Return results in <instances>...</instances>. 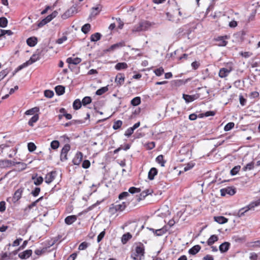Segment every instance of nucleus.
<instances>
[{
  "label": "nucleus",
  "instance_id": "1",
  "mask_svg": "<svg viewBox=\"0 0 260 260\" xmlns=\"http://www.w3.org/2000/svg\"><path fill=\"white\" fill-rule=\"evenodd\" d=\"M16 165H19L21 166L20 169L24 170L26 168V164L23 162H15L11 160L4 159L0 160V168H6L11 166H14Z\"/></svg>",
  "mask_w": 260,
  "mask_h": 260
},
{
  "label": "nucleus",
  "instance_id": "2",
  "mask_svg": "<svg viewBox=\"0 0 260 260\" xmlns=\"http://www.w3.org/2000/svg\"><path fill=\"white\" fill-rule=\"evenodd\" d=\"M144 246L143 245H139L136 247L131 256L134 260H142L144 257Z\"/></svg>",
  "mask_w": 260,
  "mask_h": 260
},
{
  "label": "nucleus",
  "instance_id": "3",
  "mask_svg": "<svg viewBox=\"0 0 260 260\" xmlns=\"http://www.w3.org/2000/svg\"><path fill=\"white\" fill-rule=\"evenodd\" d=\"M260 205V200H258L255 202H252L250 203L248 206L241 208L239 210V211L236 214V216H238L239 217H241L242 216L244 215L245 213L247 212L250 209H253L255 207H256Z\"/></svg>",
  "mask_w": 260,
  "mask_h": 260
},
{
  "label": "nucleus",
  "instance_id": "4",
  "mask_svg": "<svg viewBox=\"0 0 260 260\" xmlns=\"http://www.w3.org/2000/svg\"><path fill=\"white\" fill-rule=\"evenodd\" d=\"M24 188H20L18 189L14 193L13 197H10L7 199V201L12 202L13 203H16L22 197V194Z\"/></svg>",
  "mask_w": 260,
  "mask_h": 260
},
{
  "label": "nucleus",
  "instance_id": "5",
  "mask_svg": "<svg viewBox=\"0 0 260 260\" xmlns=\"http://www.w3.org/2000/svg\"><path fill=\"white\" fill-rule=\"evenodd\" d=\"M38 57L36 55H33L30 59L26 61L25 62L23 63L21 65L19 66L16 70L15 72H17L22 69L27 67L28 66H29L31 64H32L34 62H36L37 60H38Z\"/></svg>",
  "mask_w": 260,
  "mask_h": 260
},
{
  "label": "nucleus",
  "instance_id": "6",
  "mask_svg": "<svg viewBox=\"0 0 260 260\" xmlns=\"http://www.w3.org/2000/svg\"><path fill=\"white\" fill-rule=\"evenodd\" d=\"M220 193L221 196H225L226 194L233 196L236 193V189L232 187H228L220 189Z\"/></svg>",
  "mask_w": 260,
  "mask_h": 260
},
{
  "label": "nucleus",
  "instance_id": "7",
  "mask_svg": "<svg viewBox=\"0 0 260 260\" xmlns=\"http://www.w3.org/2000/svg\"><path fill=\"white\" fill-rule=\"evenodd\" d=\"M140 24L141 26V30H143V31H146L148 30V29L151 27L154 24L153 22H150L146 20H143L140 21Z\"/></svg>",
  "mask_w": 260,
  "mask_h": 260
},
{
  "label": "nucleus",
  "instance_id": "8",
  "mask_svg": "<svg viewBox=\"0 0 260 260\" xmlns=\"http://www.w3.org/2000/svg\"><path fill=\"white\" fill-rule=\"evenodd\" d=\"M232 70V69L231 67H229V68H221L219 70L218 75L220 78H225L229 75Z\"/></svg>",
  "mask_w": 260,
  "mask_h": 260
},
{
  "label": "nucleus",
  "instance_id": "9",
  "mask_svg": "<svg viewBox=\"0 0 260 260\" xmlns=\"http://www.w3.org/2000/svg\"><path fill=\"white\" fill-rule=\"evenodd\" d=\"M56 173L55 171H52L48 173L45 178V182L50 184L53 181L56 177Z\"/></svg>",
  "mask_w": 260,
  "mask_h": 260
},
{
  "label": "nucleus",
  "instance_id": "10",
  "mask_svg": "<svg viewBox=\"0 0 260 260\" xmlns=\"http://www.w3.org/2000/svg\"><path fill=\"white\" fill-rule=\"evenodd\" d=\"M83 158V154L80 152H78L73 159V162L75 165L80 164Z\"/></svg>",
  "mask_w": 260,
  "mask_h": 260
},
{
  "label": "nucleus",
  "instance_id": "11",
  "mask_svg": "<svg viewBox=\"0 0 260 260\" xmlns=\"http://www.w3.org/2000/svg\"><path fill=\"white\" fill-rule=\"evenodd\" d=\"M124 78H125L123 74L121 73H118L116 76L115 82L117 85L121 86L124 83Z\"/></svg>",
  "mask_w": 260,
  "mask_h": 260
},
{
  "label": "nucleus",
  "instance_id": "12",
  "mask_svg": "<svg viewBox=\"0 0 260 260\" xmlns=\"http://www.w3.org/2000/svg\"><path fill=\"white\" fill-rule=\"evenodd\" d=\"M228 38V37L227 36L218 37L217 39H216V41L218 42L217 45L219 46H226L227 44V42L225 40Z\"/></svg>",
  "mask_w": 260,
  "mask_h": 260
},
{
  "label": "nucleus",
  "instance_id": "13",
  "mask_svg": "<svg viewBox=\"0 0 260 260\" xmlns=\"http://www.w3.org/2000/svg\"><path fill=\"white\" fill-rule=\"evenodd\" d=\"M32 254V250L30 249L26 250L18 254L21 259H26Z\"/></svg>",
  "mask_w": 260,
  "mask_h": 260
},
{
  "label": "nucleus",
  "instance_id": "14",
  "mask_svg": "<svg viewBox=\"0 0 260 260\" xmlns=\"http://www.w3.org/2000/svg\"><path fill=\"white\" fill-rule=\"evenodd\" d=\"M147 229H149L150 231H152L154 234V235H155L157 236H160L164 235L166 232V230L164 228H161L157 230H154L152 228H148Z\"/></svg>",
  "mask_w": 260,
  "mask_h": 260
},
{
  "label": "nucleus",
  "instance_id": "15",
  "mask_svg": "<svg viewBox=\"0 0 260 260\" xmlns=\"http://www.w3.org/2000/svg\"><path fill=\"white\" fill-rule=\"evenodd\" d=\"M77 220V216L76 215H71L67 216L64 221L67 224L70 225L74 223Z\"/></svg>",
  "mask_w": 260,
  "mask_h": 260
},
{
  "label": "nucleus",
  "instance_id": "16",
  "mask_svg": "<svg viewBox=\"0 0 260 260\" xmlns=\"http://www.w3.org/2000/svg\"><path fill=\"white\" fill-rule=\"evenodd\" d=\"M81 61V59L78 57L72 58L69 57L67 59V62L69 64H78Z\"/></svg>",
  "mask_w": 260,
  "mask_h": 260
},
{
  "label": "nucleus",
  "instance_id": "17",
  "mask_svg": "<svg viewBox=\"0 0 260 260\" xmlns=\"http://www.w3.org/2000/svg\"><path fill=\"white\" fill-rule=\"evenodd\" d=\"M26 43L29 46L34 47L37 43V38L36 37H30L27 39Z\"/></svg>",
  "mask_w": 260,
  "mask_h": 260
},
{
  "label": "nucleus",
  "instance_id": "18",
  "mask_svg": "<svg viewBox=\"0 0 260 260\" xmlns=\"http://www.w3.org/2000/svg\"><path fill=\"white\" fill-rule=\"evenodd\" d=\"M230 247V243L225 242L222 243L219 247V249L221 252H225L228 250Z\"/></svg>",
  "mask_w": 260,
  "mask_h": 260
},
{
  "label": "nucleus",
  "instance_id": "19",
  "mask_svg": "<svg viewBox=\"0 0 260 260\" xmlns=\"http://www.w3.org/2000/svg\"><path fill=\"white\" fill-rule=\"evenodd\" d=\"M183 98L185 101L186 103H189L193 101L195 99H196L197 97L195 95H188L183 94Z\"/></svg>",
  "mask_w": 260,
  "mask_h": 260
},
{
  "label": "nucleus",
  "instance_id": "20",
  "mask_svg": "<svg viewBox=\"0 0 260 260\" xmlns=\"http://www.w3.org/2000/svg\"><path fill=\"white\" fill-rule=\"evenodd\" d=\"M32 179L34 180V184L36 185H39L43 181V178L41 176L38 177L37 174L32 177Z\"/></svg>",
  "mask_w": 260,
  "mask_h": 260
},
{
  "label": "nucleus",
  "instance_id": "21",
  "mask_svg": "<svg viewBox=\"0 0 260 260\" xmlns=\"http://www.w3.org/2000/svg\"><path fill=\"white\" fill-rule=\"evenodd\" d=\"M157 170L155 168H152L148 172V178L150 180H153L154 176L157 174Z\"/></svg>",
  "mask_w": 260,
  "mask_h": 260
},
{
  "label": "nucleus",
  "instance_id": "22",
  "mask_svg": "<svg viewBox=\"0 0 260 260\" xmlns=\"http://www.w3.org/2000/svg\"><path fill=\"white\" fill-rule=\"evenodd\" d=\"M214 220L219 224H223L228 222V219L223 216H215Z\"/></svg>",
  "mask_w": 260,
  "mask_h": 260
},
{
  "label": "nucleus",
  "instance_id": "23",
  "mask_svg": "<svg viewBox=\"0 0 260 260\" xmlns=\"http://www.w3.org/2000/svg\"><path fill=\"white\" fill-rule=\"evenodd\" d=\"M201 249V246L199 245H196L189 249L188 252L190 254L194 255L197 254Z\"/></svg>",
  "mask_w": 260,
  "mask_h": 260
},
{
  "label": "nucleus",
  "instance_id": "24",
  "mask_svg": "<svg viewBox=\"0 0 260 260\" xmlns=\"http://www.w3.org/2000/svg\"><path fill=\"white\" fill-rule=\"evenodd\" d=\"M127 67V64L125 62H119L115 66V69L118 71L122 69H125Z\"/></svg>",
  "mask_w": 260,
  "mask_h": 260
},
{
  "label": "nucleus",
  "instance_id": "25",
  "mask_svg": "<svg viewBox=\"0 0 260 260\" xmlns=\"http://www.w3.org/2000/svg\"><path fill=\"white\" fill-rule=\"evenodd\" d=\"M101 34L99 32L94 33L90 36V40L92 42H96L101 39Z\"/></svg>",
  "mask_w": 260,
  "mask_h": 260
},
{
  "label": "nucleus",
  "instance_id": "26",
  "mask_svg": "<svg viewBox=\"0 0 260 260\" xmlns=\"http://www.w3.org/2000/svg\"><path fill=\"white\" fill-rule=\"evenodd\" d=\"M55 92L57 94L60 95L64 92V87L61 85H58L55 88Z\"/></svg>",
  "mask_w": 260,
  "mask_h": 260
},
{
  "label": "nucleus",
  "instance_id": "27",
  "mask_svg": "<svg viewBox=\"0 0 260 260\" xmlns=\"http://www.w3.org/2000/svg\"><path fill=\"white\" fill-rule=\"evenodd\" d=\"M218 238L216 235H212L208 240L207 243L208 245H212L214 242L218 240Z\"/></svg>",
  "mask_w": 260,
  "mask_h": 260
},
{
  "label": "nucleus",
  "instance_id": "28",
  "mask_svg": "<svg viewBox=\"0 0 260 260\" xmlns=\"http://www.w3.org/2000/svg\"><path fill=\"white\" fill-rule=\"evenodd\" d=\"M39 119V115L38 114H36L34 115L29 120L28 124L29 125L32 126L34 125V123L36 122Z\"/></svg>",
  "mask_w": 260,
  "mask_h": 260
},
{
  "label": "nucleus",
  "instance_id": "29",
  "mask_svg": "<svg viewBox=\"0 0 260 260\" xmlns=\"http://www.w3.org/2000/svg\"><path fill=\"white\" fill-rule=\"evenodd\" d=\"M82 103L79 99H76L73 103V107L75 110H78L81 107Z\"/></svg>",
  "mask_w": 260,
  "mask_h": 260
},
{
  "label": "nucleus",
  "instance_id": "30",
  "mask_svg": "<svg viewBox=\"0 0 260 260\" xmlns=\"http://www.w3.org/2000/svg\"><path fill=\"white\" fill-rule=\"evenodd\" d=\"M90 28V24L89 23H86L82 27L81 30L84 34H86L89 31Z\"/></svg>",
  "mask_w": 260,
  "mask_h": 260
},
{
  "label": "nucleus",
  "instance_id": "31",
  "mask_svg": "<svg viewBox=\"0 0 260 260\" xmlns=\"http://www.w3.org/2000/svg\"><path fill=\"white\" fill-rule=\"evenodd\" d=\"M132 238V235L127 233L126 234H124L121 238V241L123 244L126 243L127 241Z\"/></svg>",
  "mask_w": 260,
  "mask_h": 260
},
{
  "label": "nucleus",
  "instance_id": "32",
  "mask_svg": "<svg viewBox=\"0 0 260 260\" xmlns=\"http://www.w3.org/2000/svg\"><path fill=\"white\" fill-rule=\"evenodd\" d=\"M108 90V86H105L101 88L96 91V94L98 95H102Z\"/></svg>",
  "mask_w": 260,
  "mask_h": 260
},
{
  "label": "nucleus",
  "instance_id": "33",
  "mask_svg": "<svg viewBox=\"0 0 260 260\" xmlns=\"http://www.w3.org/2000/svg\"><path fill=\"white\" fill-rule=\"evenodd\" d=\"M133 106H136L141 103V98L139 96L135 97L131 102Z\"/></svg>",
  "mask_w": 260,
  "mask_h": 260
},
{
  "label": "nucleus",
  "instance_id": "34",
  "mask_svg": "<svg viewBox=\"0 0 260 260\" xmlns=\"http://www.w3.org/2000/svg\"><path fill=\"white\" fill-rule=\"evenodd\" d=\"M156 161L159 164H160L161 166L164 167L165 166V164L166 161L164 160V156L162 155H159L156 158Z\"/></svg>",
  "mask_w": 260,
  "mask_h": 260
},
{
  "label": "nucleus",
  "instance_id": "35",
  "mask_svg": "<svg viewBox=\"0 0 260 260\" xmlns=\"http://www.w3.org/2000/svg\"><path fill=\"white\" fill-rule=\"evenodd\" d=\"M8 24V20L5 17L0 18V27H6Z\"/></svg>",
  "mask_w": 260,
  "mask_h": 260
},
{
  "label": "nucleus",
  "instance_id": "36",
  "mask_svg": "<svg viewBox=\"0 0 260 260\" xmlns=\"http://www.w3.org/2000/svg\"><path fill=\"white\" fill-rule=\"evenodd\" d=\"M101 9L99 7H93L92 8V11L90 14L91 16H94L98 15L100 12Z\"/></svg>",
  "mask_w": 260,
  "mask_h": 260
},
{
  "label": "nucleus",
  "instance_id": "37",
  "mask_svg": "<svg viewBox=\"0 0 260 260\" xmlns=\"http://www.w3.org/2000/svg\"><path fill=\"white\" fill-rule=\"evenodd\" d=\"M91 102V98L89 96H85L83 99L81 103L83 106H85L87 104H90Z\"/></svg>",
  "mask_w": 260,
  "mask_h": 260
},
{
  "label": "nucleus",
  "instance_id": "38",
  "mask_svg": "<svg viewBox=\"0 0 260 260\" xmlns=\"http://www.w3.org/2000/svg\"><path fill=\"white\" fill-rule=\"evenodd\" d=\"M0 38L2 36H5V35H7L8 36H11L12 35L13 32L11 30H3L0 29Z\"/></svg>",
  "mask_w": 260,
  "mask_h": 260
},
{
  "label": "nucleus",
  "instance_id": "39",
  "mask_svg": "<svg viewBox=\"0 0 260 260\" xmlns=\"http://www.w3.org/2000/svg\"><path fill=\"white\" fill-rule=\"evenodd\" d=\"M126 207V205L124 202L122 204L115 205L116 210L117 211H123Z\"/></svg>",
  "mask_w": 260,
  "mask_h": 260
},
{
  "label": "nucleus",
  "instance_id": "40",
  "mask_svg": "<svg viewBox=\"0 0 260 260\" xmlns=\"http://www.w3.org/2000/svg\"><path fill=\"white\" fill-rule=\"evenodd\" d=\"M140 31H143V30H141V25H140V23H139L138 24L135 25L133 27V28L132 29V32H140Z\"/></svg>",
  "mask_w": 260,
  "mask_h": 260
},
{
  "label": "nucleus",
  "instance_id": "41",
  "mask_svg": "<svg viewBox=\"0 0 260 260\" xmlns=\"http://www.w3.org/2000/svg\"><path fill=\"white\" fill-rule=\"evenodd\" d=\"M240 169V166H235L231 170V174L233 176L236 175L238 173V172L239 171Z\"/></svg>",
  "mask_w": 260,
  "mask_h": 260
},
{
  "label": "nucleus",
  "instance_id": "42",
  "mask_svg": "<svg viewBox=\"0 0 260 260\" xmlns=\"http://www.w3.org/2000/svg\"><path fill=\"white\" fill-rule=\"evenodd\" d=\"M122 122L121 120H117L115 121L113 125V128L114 129H117L121 127L122 125Z\"/></svg>",
  "mask_w": 260,
  "mask_h": 260
},
{
  "label": "nucleus",
  "instance_id": "43",
  "mask_svg": "<svg viewBox=\"0 0 260 260\" xmlns=\"http://www.w3.org/2000/svg\"><path fill=\"white\" fill-rule=\"evenodd\" d=\"M28 149L30 152L35 151L36 149V146L34 143L29 142L27 144Z\"/></svg>",
  "mask_w": 260,
  "mask_h": 260
},
{
  "label": "nucleus",
  "instance_id": "44",
  "mask_svg": "<svg viewBox=\"0 0 260 260\" xmlns=\"http://www.w3.org/2000/svg\"><path fill=\"white\" fill-rule=\"evenodd\" d=\"M59 143L58 141L57 140H54L51 143V144H50V146H51V147L53 149H56L57 148H58L59 147Z\"/></svg>",
  "mask_w": 260,
  "mask_h": 260
},
{
  "label": "nucleus",
  "instance_id": "45",
  "mask_svg": "<svg viewBox=\"0 0 260 260\" xmlns=\"http://www.w3.org/2000/svg\"><path fill=\"white\" fill-rule=\"evenodd\" d=\"M44 95L48 98H51L54 95V92L52 90H46L44 91Z\"/></svg>",
  "mask_w": 260,
  "mask_h": 260
},
{
  "label": "nucleus",
  "instance_id": "46",
  "mask_svg": "<svg viewBox=\"0 0 260 260\" xmlns=\"http://www.w3.org/2000/svg\"><path fill=\"white\" fill-rule=\"evenodd\" d=\"M43 199V197H41L39 199H38V200H37L36 201L32 202L31 204H30V205H29L28 206V207L26 208V210H27V209H31L32 207H35L37 205V203L40 201V200H41L42 199Z\"/></svg>",
  "mask_w": 260,
  "mask_h": 260
},
{
  "label": "nucleus",
  "instance_id": "47",
  "mask_svg": "<svg viewBox=\"0 0 260 260\" xmlns=\"http://www.w3.org/2000/svg\"><path fill=\"white\" fill-rule=\"evenodd\" d=\"M129 192L131 193H138L140 192L141 191V189L139 188H136L135 187H131L128 189Z\"/></svg>",
  "mask_w": 260,
  "mask_h": 260
},
{
  "label": "nucleus",
  "instance_id": "48",
  "mask_svg": "<svg viewBox=\"0 0 260 260\" xmlns=\"http://www.w3.org/2000/svg\"><path fill=\"white\" fill-rule=\"evenodd\" d=\"M234 123L233 122H229L225 125L224 126V129L225 131H229L231 130L234 126Z\"/></svg>",
  "mask_w": 260,
  "mask_h": 260
},
{
  "label": "nucleus",
  "instance_id": "49",
  "mask_svg": "<svg viewBox=\"0 0 260 260\" xmlns=\"http://www.w3.org/2000/svg\"><path fill=\"white\" fill-rule=\"evenodd\" d=\"M164 72V69L162 67L159 68L154 71L155 75L157 76H161Z\"/></svg>",
  "mask_w": 260,
  "mask_h": 260
},
{
  "label": "nucleus",
  "instance_id": "50",
  "mask_svg": "<svg viewBox=\"0 0 260 260\" xmlns=\"http://www.w3.org/2000/svg\"><path fill=\"white\" fill-rule=\"evenodd\" d=\"M88 246V244L86 242H83L81 243L78 247V249L80 250H82L85 249Z\"/></svg>",
  "mask_w": 260,
  "mask_h": 260
},
{
  "label": "nucleus",
  "instance_id": "51",
  "mask_svg": "<svg viewBox=\"0 0 260 260\" xmlns=\"http://www.w3.org/2000/svg\"><path fill=\"white\" fill-rule=\"evenodd\" d=\"M9 73V71L7 69L3 70L0 72V81H1Z\"/></svg>",
  "mask_w": 260,
  "mask_h": 260
},
{
  "label": "nucleus",
  "instance_id": "52",
  "mask_svg": "<svg viewBox=\"0 0 260 260\" xmlns=\"http://www.w3.org/2000/svg\"><path fill=\"white\" fill-rule=\"evenodd\" d=\"M39 110V108L37 107H35L34 108H32L30 110H28L25 112V114L26 115H32L34 112H37Z\"/></svg>",
  "mask_w": 260,
  "mask_h": 260
},
{
  "label": "nucleus",
  "instance_id": "53",
  "mask_svg": "<svg viewBox=\"0 0 260 260\" xmlns=\"http://www.w3.org/2000/svg\"><path fill=\"white\" fill-rule=\"evenodd\" d=\"M75 7L71 8L70 10H69L68 11L66 12L62 16V17L63 19H66L68 17L70 16V12L71 10H72L73 11V9H75Z\"/></svg>",
  "mask_w": 260,
  "mask_h": 260
},
{
  "label": "nucleus",
  "instance_id": "54",
  "mask_svg": "<svg viewBox=\"0 0 260 260\" xmlns=\"http://www.w3.org/2000/svg\"><path fill=\"white\" fill-rule=\"evenodd\" d=\"M70 150V146L69 144H66L62 148L61 152L63 153H68L69 151Z\"/></svg>",
  "mask_w": 260,
  "mask_h": 260
},
{
  "label": "nucleus",
  "instance_id": "55",
  "mask_svg": "<svg viewBox=\"0 0 260 260\" xmlns=\"http://www.w3.org/2000/svg\"><path fill=\"white\" fill-rule=\"evenodd\" d=\"M134 130L132 128H128L125 132L124 135L129 137L134 132Z\"/></svg>",
  "mask_w": 260,
  "mask_h": 260
},
{
  "label": "nucleus",
  "instance_id": "56",
  "mask_svg": "<svg viewBox=\"0 0 260 260\" xmlns=\"http://www.w3.org/2000/svg\"><path fill=\"white\" fill-rule=\"evenodd\" d=\"M6 210V203L4 201L0 202V212H3Z\"/></svg>",
  "mask_w": 260,
  "mask_h": 260
},
{
  "label": "nucleus",
  "instance_id": "57",
  "mask_svg": "<svg viewBox=\"0 0 260 260\" xmlns=\"http://www.w3.org/2000/svg\"><path fill=\"white\" fill-rule=\"evenodd\" d=\"M67 40V37L66 36H63L62 37L57 39L56 40V43L58 44H61L64 41Z\"/></svg>",
  "mask_w": 260,
  "mask_h": 260
},
{
  "label": "nucleus",
  "instance_id": "58",
  "mask_svg": "<svg viewBox=\"0 0 260 260\" xmlns=\"http://www.w3.org/2000/svg\"><path fill=\"white\" fill-rule=\"evenodd\" d=\"M90 165V161L88 160H84L82 163V167L84 169H87Z\"/></svg>",
  "mask_w": 260,
  "mask_h": 260
},
{
  "label": "nucleus",
  "instance_id": "59",
  "mask_svg": "<svg viewBox=\"0 0 260 260\" xmlns=\"http://www.w3.org/2000/svg\"><path fill=\"white\" fill-rule=\"evenodd\" d=\"M105 235V231L102 232L98 236L97 238V241L98 242H100L102 239L104 238V236Z\"/></svg>",
  "mask_w": 260,
  "mask_h": 260
},
{
  "label": "nucleus",
  "instance_id": "60",
  "mask_svg": "<svg viewBox=\"0 0 260 260\" xmlns=\"http://www.w3.org/2000/svg\"><path fill=\"white\" fill-rule=\"evenodd\" d=\"M193 166H194V165L192 163L188 164L186 166L184 167V171H187L189 170L190 169H191V168H192Z\"/></svg>",
  "mask_w": 260,
  "mask_h": 260
},
{
  "label": "nucleus",
  "instance_id": "61",
  "mask_svg": "<svg viewBox=\"0 0 260 260\" xmlns=\"http://www.w3.org/2000/svg\"><path fill=\"white\" fill-rule=\"evenodd\" d=\"M40 192V188L39 187H36L34 191H32L31 193L34 197L38 196Z\"/></svg>",
  "mask_w": 260,
  "mask_h": 260
},
{
  "label": "nucleus",
  "instance_id": "62",
  "mask_svg": "<svg viewBox=\"0 0 260 260\" xmlns=\"http://www.w3.org/2000/svg\"><path fill=\"white\" fill-rule=\"evenodd\" d=\"M128 196L129 193L127 192H123L119 195V199L122 200Z\"/></svg>",
  "mask_w": 260,
  "mask_h": 260
},
{
  "label": "nucleus",
  "instance_id": "63",
  "mask_svg": "<svg viewBox=\"0 0 260 260\" xmlns=\"http://www.w3.org/2000/svg\"><path fill=\"white\" fill-rule=\"evenodd\" d=\"M22 240V239H21V238H19V239H16V240H15L13 242V243L12 244V246L13 247H15V246H18L20 244V242Z\"/></svg>",
  "mask_w": 260,
  "mask_h": 260
},
{
  "label": "nucleus",
  "instance_id": "64",
  "mask_svg": "<svg viewBox=\"0 0 260 260\" xmlns=\"http://www.w3.org/2000/svg\"><path fill=\"white\" fill-rule=\"evenodd\" d=\"M250 259L251 260H256L257 258V255L255 253H251L250 254Z\"/></svg>",
  "mask_w": 260,
  "mask_h": 260
}]
</instances>
